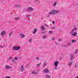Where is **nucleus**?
<instances>
[{
  "label": "nucleus",
  "instance_id": "obj_47",
  "mask_svg": "<svg viewBox=\"0 0 78 78\" xmlns=\"http://www.w3.org/2000/svg\"><path fill=\"white\" fill-rule=\"evenodd\" d=\"M20 36H22V34H20Z\"/></svg>",
  "mask_w": 78,
  "mask_h": 78
},
{
  "label": "nucleus",
  "instance_id": "obj_13",
  "mask_svg": "<svg viewBox=\"0 0 78 78\" xmlns=\"http://www.w3.org/2000/svg\"><path fill=\"white\" fill-rule=\"evenodd\" d=\"M43 67L44 68L45 67V66H46V65H47V64H46V62H44L43 63Z\"/></svg>",
  "mask_w": 78,
  "mask_h": 78
},
{
  "label": "nucleus",
  "instance_id": "obj_4",
  "mask_svg": "<svg viewBox=\"0 0 78 78\" xmlns=\"http://www.w3.org/2000/svg\"><path fill=\"white\" fill-rule=\"evenodd\" d=\"M75 30H77V28H76V27H75V26H73V29L72 31H71V32H70V34H72V33L73 32V31H75Z\"/></svg>",
  "mask_w": 78,
  "mask_h": 78
},
{
  "label": "nucleus",
  "instance_id": "obj_5",
  "mask_svg": "<svg viewBox=\"0 0 78 78\" xmlns=\"http://www.w3.org/2000/svg\"><path fill=\"white\" fill-rule=\"evenodd\" d=\"M6 34V32H5V31H2L0 33V34L1 36H4V35H5V34Z\"/></svg>",
  "mask_w": 78,
  "mask_h": 78
},
{
  "label": "nucleus",
  "instance_id": "obj_17",
  "mask_svg": "<svg viewBox=\"0 0 78 78\" xmlns=\"http://www.w3.org/2000/svg\"><path fill=\"white\" fill-rule=\"evenodd\" d=\"M77 35V33H73L72 34L73 36H76V35Z\"/></svg>",
  "mask_w": 78,
  "mask_h": 78
},
{
  "label": "nucleus",
  "instance_id": "obj_42",
  "mask_svg": "<svg viewBox=\"0 0 78 78\" xmlns=\"http://www.w3.org/2000/svg\"><path fill=\"white\" fill-rule=\"evenodd\" d=\"M52 23H53V24H55V21H53Z\"/></svg>",
  "mask_w": 78,
  "mask_h": 78
},
{
  "label": "nucleus",
  "instance_id": "obj_6",
  "mask_svg": "<svg viewBox=\"0 0 78 78\" xmlns=\"http://www.w3.org/2000/svg\"><path fill=\"white\" fill-rule=\"evenodd\" d=\"M20 70L21 72H23L24 70V68L23 67V66L22 65L20 69Z\"/></svg>",
  "mask_w": 78,
  "mask_h": 78
},
{
  "label": "nucleus",
  "instance_id": "obj_25",
  "mask_svg": "<svg viewBox=\"0 0 78 78\" xmlns=\"http://www.w3.org/2000/svg\"><path fill=\"white\" fill-rule=\"evenodd\" d=\"M70 57V59H73V55H71Z\"/></svg>",
  "mask_w": 78,
  "mask_h": 78
},
{
  "label": "nucleus",
  "instance_id": "obj_31",
  "mask_svg": "<svg viewBox=\"0 0 78 78\" xmlns=\"http://www.w3.org/2000/svg\"><path fill=\"white\" fill-rule=\"evenodd\" d=\"M32 41V39L31 38H30V39L29 40V41L30 42H31V41Z\"/></svg>",
  "mask_w": 78,
  "mask_h": 78
},
{
  "label": "nucleus",
  "instance_id": "obj_21",
  "mask_svg": "<svg viewBox=\"0 0 78 78\" xmlns=\"http://www.w3.org/2000/svg\"><path fill=\"white\" fill-rule=\"evenodd\" d=\"M57 4V2H55L54 4V5H53V6H55L56 5V4Z\"/></svg>",
  "mask_w": 78,
  "mask_h": 78
},
{
  "label": "nucleus",
  "instance_id": "obj_23",
  "mask_svg": "<svg viewBox=\"0 0 78 78\" xmlns=\"http://www.w3.org/2000/svg\"><path fill=\"white\" fill-rule=\"evenodd\" d=\"M14 59H15V61H17V60H18V58H17V57H14Z\"/></svg>",
  "mask_w": 78,
  "mask_h": 78
},
{
  "label": "nucleus",
  "instance_id": "obj_10",
  "mask_svg": "<svg viewBox=\"0 0 78 78\" xmlns=\"http://www.w3.org/2000/svg\"><path fill=\"white\" fill-rule=\"evenodd\" d=\"M11 61V62H12L13 63H17V62H16V61L14 58H13L12 60Z\"/></svg>",
  "mask_w": 78,
  "mask_h": 78
},
{
  "label": "nucleus",
  "instance_id": "obj_30",
  "mask_svg": "<svg viewBox=\"0 0 78 78\" xmlns=\"http://www.w3.org/2000/svg\"><path fill=\"white\" fill-rule=\"evenodd\" d=\"M25 37V36L24 35H23V34H22V36H21V37L22 38H23V37Z\"/></svg>",
  "mask_w": 78,
  "mask_h": 78
},
{
  "label": "nucleus",
  "instance_id": "obj_24",
  "mask_svg": "<svg viewBox=\"0 0 78 78\" xmlns=\"http://www.w3.org/2000/svg\"><path fill=\"white\" fill-rule=\"evenodd\" d=\"M77 65H78V64L76 63L74 66V68H76L77 67Z\"/></svg>",
  "mask_w": 78,
  "mask_h": 78
},
{
  "label": "nucleus",
  "instance_id": "obj_18",
  "mask_svg": "<svg viewBox=\"0 0 78 78\" xmlns=\"http://www.w3.org/2000/svg\"><path fill=\"white\" fill-rule=\"evenodd\" d=\"M72 62H70L69 63H68V65L69 66H71L72 65Z\"/></svg>",
  "mask_w": 78,
  "mask_h": 78
},
{
  "label": "nucleus",
  "instance_id": "obj_35",
  "mask_svg": "<svg viewBox=\"0 0 78 78\" xmlns=\"http://www.w3.org/2000/svg\"><path fill=\"white\" fill-rule=\"evenodd\" d=\"M27 17H31V15H27Z\"/></svg>",
  "mask_w": 78,
  "mask_h": 78
},
{
  "label": "nucleus",
  "instance_id": "obj_33",
  "mask_svg": "<svg viewBox=\"0 0 78 78\" xmlns=\"http://www.w3.org/2000/svg\"><path fill=\"white\" fill-rule=\"evenodd\" d=\"M68 44H67L68 46H69V45H71V43L70 42H69L68 43Z\"/></svg>",
  "mask_w": 78,
  "mask_h": 78
},
{
  "label": "nucleus",
  "instance_id": "obj_36",
  "mask_svg": "<svg viewBox=\"0 0 78 78\" xmlns=\"http://www.w3.org/2000/svg\"><path fill=\"white\" fill-rule=\"evenodd\" d=\"M58 68L56 67H55L54 68V69L55 70H58Z\"/></svg>",
  "mask_w": 78,
  "mask_h": 78
},
{
  "label": "nucleus",
  "instance_id": "obj_48",
  "mask_svg": "<svg viewBox=\"0 0 78 78\" xmlns=\"http://www.w3.org/2000/svg\"><path fill=\"white\" fill-rule=\"evenodd\" d=\"M50 17V15H48L47 16V17Z\"/></svg>",
  "mask_w": 78,
  "mask_h": 78
},
{
  "label": "nucleus",
  "instance_id": "obj_39",
  "mask_svg": "<svg viewBox=\"0 0 78 78\" xmlns=\"http://www.w3.org/2000/svg\"><path fill=\"white\" fill-rule=\"evenodd\" d=\"M61 39H59L58 40V42H61Z\"/></svg>",
  "mask_w": 78,
  "mask_h": 78
},
{
  "label": "nucleus",
  "instance_id": "obj_15",
  "mask_svg": "<svg viewBox=\"0 0 78 78\" xmlns=\"http://www.w3.org/2000/svg\"><path fill=\"white\" fill-rule=\"evenodd\" d=\"M41 63H40L37 64L36 66V67H38L39 66H41Z\"/></svg>",
  "mask_w": 78,
  "mask_h": 78
},
{
  "label": "nucleus",
  "instance_id": "obj_53",
  "mask_svg": "<svg viewBox=\"0 0 78 78\" xmlns=\"http://www.w3.org/2000/svg\"><path fill=\"white\" fill-rule=\"evenodd\" d=\"M5 78H6V77H5Z\"/></svg>",
  "mask_w": 78,
  "mask_h": 78
},
{
  "label": "nucleus",
  "instance_id": "obj_41",
  "mask_svg": "<svg viewBox=\"0 0 78 78\" xmlns=\"http://www.w3.org/2000/svg\"><path fill=\"white\" fill-rule=\"evenodd\" d=\"M11 58H12V57H9V60H10V59H11Z\"/></svg>",
  "mask_w": 78,
  "mask_h": 78
},
{
  "label": "nucleus",
  "instance_id": "obj_34",
  "mask_svg": "<svg viewBox=\"0 0 78 78\" xmlns=\"http://www.w3.org/2000/svg\"><path fill=\"white\" fill-rule=\"evenodd\" d=\"M76 42V41H75V40H73L72 41V43H74V42Z\"/></svg>",
  "mask_w": 78,
  "mask_h": 78
},
{
  "label": "nucleus",
  "instance_id": "obj_45",
  "mask_svg": "<svg viewBox=\"0 0 78 78\" xmlns=\"http://www.w3.org/2000/svg\"><path fill=\"white\" fill-rule=\"evenodd\" d=\"M55 44H56V45H58V42H55Z\"/></svg>",
  "mask_w": 78,
  "mask_h": 78
},
{
  "label": "nucleus",
  "instance_id": "obj_12",
  "mask_svg": "<svg viewBox=\"0 0 78 78\" xmlns=\"http://www.w3.org/2000/svg\"><path fill=\"white\" fill-rule=\"evenodd\" d=\"M5 68L6 69V70H8V69H9L11 67H9V66L8 65H7L5 66Z\"/></svg>",
  "mask_w": 78,
  "mask_h": 78
},
{
  "label": "nucleus",
  "instance_id": "obj_51",
  "mask_svg": "<svg viewBox=\"0 0 78 78\" xmlns=\"http://www.w3.org/2000/svg\"><path fill=\"white\" fill-rule=\"evenodd\" d=\"M0 40H1V38H0Z\"/></svg>",
  "mask_w": 78,
  "mask_h": 78
},
{
  "label": "nucleus",
  "instance_id": "obj_26",
  "mask_svg": "<svg viewBox=\"0 0 78 78\" xmlns=\"http://www.w3.org/2000/svg\"><path fill=\"white\" fill-rule=\"evenodd\" d=\"M47 38V36H43V39H46Z\"/></svg>",
  "mask_w": 78,
  "mask_h": 78
},
{
  "label": "nucleus",
  "instance_id": "obj_20",
  "mask_svg": "<svg viewBox=\"0 0 78 78\" xmlns=\"http://www.w3.org/2000/svg\"><path fill=\"white\" fill-rule=\"evenodd\" d=\"M45 77L46 78H50V77L49 76V75H46L45 76Z\"/></svg>",
  "mask_w": 78,
  "mask_h": 78
},
{
  "label": "nucleus",
  "instance_id": "obj_46",
  "mask_svg": "<svg viewBox=\"0 0 78 78\" xmlns=\"http://www.w3.org/2000/svg\"><path fill=\"white\" fill-rule=\"evenodd\" d=\"M5 78H11V77H6Z\"/></svg>",
  "mask_w": 78,
  "mask_h": 78
},
{
  "label": "nucleus",
  "instance_id": "obj_22",
  "mask_svg": "<svg viewBox=\"0 0 78 78\" xmlns=\"http://www.w3.org/2000/svg\"><path fill=\"white\" fill-rule=\"evenodd\" d=\"M49 34H53V32L51 30H50L49 31Z\"/></svg>",
  "mask_w": 78,
  "mask_h": 78
},
{
  "label": "nucleus",
  "instance_id": "obj_49",
  "mask_svg": "<svg viewBox=\"0 0 78 78\" xmlns=\"http://www.w3.org/2000/svg\"><path fill=\"white\" fill-rule=\"evenodd\" d=\"M62 60V59H61V58H60L59 59V61H61Z\"/></svg>",
  "mask_w": 78,
  "mask_h": 78
},
{
  "label": "nucleus",
  "instance_id": "obj_7",
  "mask_svg": "<svg viewBox=\"0 0 78 78\" xmlns=\"http://www.w3.org/2000/svg\"><path fill=\"white\" fill-rule=\"evenodd\" d=\"M28 9L29 10V11L30 12L34 10V9L33 8L31 7H29L28 8Z\"/></svg>",
  "mask_w": 78,
  "mask_h": 78
},
{
  "label": "nucleus",
  "instance_id": "obj_11",
  "mask_svg": "<svg viewBox=\"0 0 78 78\" xmlns=\"http://www.w3.org/2000/svg\"><path fill=\"white\" fill-rule=\"evenodd\" d=\"M45 28L44 27H41V31H45Z\"/></svg>",
  "mask_w": 78,
  "mask_h": 78
},
{
  "label": "nucleus",
  "instance_id": "obj_16",
  "mask_svg": "<svg viewBox=\"0 0 78 78\" xmlns=\"http://www.w3.org/2000/svg\"><path fill=\"white\" fill-rule=\"evenodd\" d=\"M15 6L17 8H19L20 7V5H16Z\"/></svg>",
  "mask_w": 78,
  "mask_h": 78
},
{
  "label": "nucleus",
  "instance_id": "obj_3",
  "mask_svg": "<svg viewBox=\"0 0 78 78\" xmlns=\"http://www.w3.org/2000/svg\"><path fill=\"white\" fill-rule=\"evenodd\" d=\"M43 73H48L49 72V70L47 68H46L43 70Z\"/></svg>",
  "mask_w": 78,
  "mask_h": 78
},
{
  "label": "nucleus",
  "instance_id": "obj_27",
  "mask_svg": "<svg viewBox=\"0 0 78 78\" xmlns=\"http://www.w3.org/2000/svg\"><path fill=\"white\" fill-rule=\"evenodd\" d=\"M12 34V33L11 32H10V34H9V37H11V36Z\"/></svg>",
  "mask_w": 78,
  "mask_h": 78
},
{
  "label": "nucleus",
  "instance_id": "obj_50",
  "mask_svg": "<svg viewBox=\"0 0 78 78\" xmlns=\"http://www.w3.org/2000/svg\"><path fill=\"white\" fill-rule=\"evenodd\" d=\"M75 78H78V76H77Z\"/></svg>",
  "mask_w": 78,
  "mask_h": 78
},
{
  "label": "nucleus",
  "instance_id": "obj_14",
  "mask_svg": "<svg viewBox=\"0 0 78 78\" xmlns=\"http://www.w3.org/2000/svg\"><path fill=\"white\" fill-rule=\"evenodd\" d=\"M34 30L33 32V34H35L36 33V31H37V29H34Z\"/></svg>",
  "mask_w": 78,
  "mask_h": 78
},
{
  "label": "nucleus",
  "instance_id": "obj_1",
  "mask_svg": "<svg viewBox=\"0 0 78 78\" xmlns=\"http://www.w3.org/2000/svg\"><path fill=\"white\" fill-rule=\"evenodd\" d=\"M20 49V46H13L12 48V50L14 51H17L19 50Z\"/></svg>",
  "mask_w": 78,
  "mask_h": 78
},
{
  "label": "nucleus",
  "instance_id": "obj_38",
  "mask_svg": "<svg viewBox=\"0 0 78 78\" xmlns=\"http://www.w3.org/2000/svg\"><path fill=\"white\" fill-rule=\"evenodd\" d=\"M36 60H37V61H38L39 59V58L37 57L36 58Z\"/></svg>",
  "mask_w": 78,
  "mask_h": 78
},
{
  "label": "nucleus",
  "instance_id": "obj_44",
  "mask_svg": "<svg viewBox=\"0 0 78 78\" xmlns=\"http://www.w3.org/2000/svg\"><path fill=\"white\" fill-rule=\"evenodd\" d=\"M52 41H54V40H55V38H54V37L52 38Z\"/></svg>",
  "mask_w": 78,
  "mask_h": 78
},
{
  "label": "nucleus",
  "instance_id": "obj_37",
  "mask_svg": "<svg viewBox=\"0 0 78 78\" xmlns=\"http://www.w3.org/2000/svg\"><path fill=\"white\" fill-rule=\"evenodd\" d=\"M56 27H54L52 28V29L53 30H55V29H56Z\"/></svg>",
  "mask_w": 78,
  "mask_h": 78
},
{
  "label": "nucleus",
  "instance_id": "obj_43",
  "mask_svg": "<svg viewBox=\"0 0 78 78\" xmlns=\"http://www.w3.org/2000/svg\"><path fill=\"white\" fill-rule=\"evenodd\" d=\"M34 2H38V1L37 0H35L34 1Z\"/></svg>",
  "mask_w": 78,
  "mask_h": 78
},
{
  "label": "nucleus",
  "instance_id": "obj_8",
  "mask_svg": "<svg viewBox=\"0 0 78 78\" xmlns=\"http://www.w3.org/2000/svg\"><path fill=\"white\" fill-rule=\"evenodd\" d=\"M58 62H58V61H56L54 62V65L55 67H58Z\"/></svg>",
  "mask_w": 78,
  "mask_h": 78
},
{
  "label": "nucleus",
  "instance_id": "obj_2",
  "mask_svg": "<svg viewBox=\"0 0 78 78\" xmlns=\"http://www.w3.org/2000/svg\"><path fill=\"white\" fill-rule=\"evenodd\" d=\"M59 12V11H56L55 10H52V12H50L48 14H57Z\"/></svg>",
  "mask_w": 78,
  "mask_h": 78
},
{
  "label": "nucleus",
  "instance_id": "obj_29",
  "mask_svg": "<svg viewBox=\"0 0 78 78\" xmlns=\"http://www.w3.org/2000/svg\"><path fill=\"white\" fill-rule=\"evenodd\" d=\"M44 27H47V28H48V27H49L48 25L45 24L44 25Z\"/></svg>",
  "mask_w": 78,
  "mask_h": 78
},
{
  "label": "nucleus",
  "instance_id": "obj_9",
  "mask_svg": "<svg viewBox=\"0 0 78 78\" xmlns=\"http://www.w3.org/2000/svg\"><path fill=\"white\" fill-rule=\"evenodd\" d=\"M32 74L33 75H37V72L36 71H34L32 72Z\"/></svg>",
  "mask_w": 78,
  "mask_h": 78
},
{
  "label": "nucleus",
  "instance_id": "obj_40",
  "mask_svg": "<svg viewBox=\"0 0 78 78\" xmlns=\"http://www.w3.org/2000/svg\"><path fill=\"white\" fill-rule=\"evenodd\" d=\"M45 33V32H43L41 33V34H44V33Z\"/></svg>",
  "mask_w": 78,
  "mask_h": 78
},
{
  "label": "nucleus",
  "instance_id": "obj_32",
  "mask_svg": "<svg viewBox=\"0 0 78 78\" xmlns=\"http://www.w3.org/2000/svg\"><path fill=\"white\" fill-rule=\"evenodd\" d=\"M1 48H3V47H5V45H3V46L0 45Z\"/></svg>",
  "mask_w": 78,
  "mask_h": 78
},
{
  "label": "nucleus",
  "instance_id": "obj_19",
  "mask_svg": "<svg viewBox=\"0 0 78 78\" xmlns=\"http://www.w3.org/2000/svg\"><path fill=\"white\" fill-rule=\"evenodd\" d=\"M19 19V17H16L15 18V20H17Z\"/></svg>",
  "mask_w": 78,
  "mask_h": 78
},
{
  "label": "nucleus",
  "instance_id": "obj_52",
  "mask_svg": "<svg viewBox=\"0 0 78 78\" xmlns=\"http://www.w3.org/2000/svg\"><path fill=\"white\" fill-rule=\"evenodd\" d=\"M27 20L28 21V20Z\"/></svg>",
  "mask_w": 78,
  "mask_h": 78
},
{
  "label": "nucleus",
  "instance_id": "obj_28",
  "mask_svg": "<svg viewBox=\"0 0 78 78\" xmlns=\"http://www.w3.org/2000/svg\"><path fill=\"white\" fill-rule=\"evenodd\" d=\"M77 52H78V50H76L75 51L74 53V54H76V53H77Z\"/></svg>",
  "mask_w": 78,
  "mask_h": 78
}]
</instances>
